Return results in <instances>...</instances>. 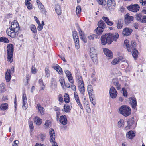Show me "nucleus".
Instances as JSON below:
<instances>
[{"label": "nucleus", "mask_w": 146, "mask_h": 146, "mask_svg": "<svg viewBox=\"0 0 146 146\" xmlns=\"http://www.w3.org/2000/svg\"><path fill=\"white\" fill-rule=\"evenodd\" d=\"M29 127L31 129H33L34 127L33 125L32 122L30 121L29 123Z\"/></svg>", "instance_id": "obj_64"}, {"label": "nucleus", "mask_w": 146, "mask_h": 146, "mask_svg": "<svg viewBox=\"0 0 146 146\" xmlns=\"http://www.w3.org/2000/svg\"><path fill=\"white\" fill-rule=\"evenodd\" d=\"M89 98L90 100V101L92 102V103L94 105L96 104L95 100H94L93 99L92 97L93 96H89Z\"/></svg>", "instance_id": "obj_57"}, {"label": "nucleus", "mask_w": 146, "mask_h": 146, "mask_svg": "<svg viewBox=\"0 0 146 146\" xmlns=\"http://www.w3.org/2000/svg\"><path fill=\"white\" fill-rule=\"evenodd\" d=\"M115 5L114 0H108L107 6L110 10L113 11L115 8Z\"/></svg>", "instance_id": "obj_7"}, {"label": "nucleus", "mask_w": 146, "mask_h": 146, "mask_svg": "<svg viewBox=\"0 0 146 146\" xmlns=\"http://www.w3.org/2000/svg\"><path fill=\"white\" fill-rule=\"evenodd\" d=\"M25 5L27 6L28 9L30 10L32 8V6L30 2L27 3H25Z\"/></svg>", "instance_id": "obj_54"}, {"label": "nucleus", "mask_w": 146, "mask_h": 146, "mask_svg": "<svg viewBox=\"0 0 146 146\" xmlns=\"http://www.w3.org/2000/svg\"><path fill=\"white\" fill-rule=\"evenodd\" d=\"M60 121L62 124L65 125L67 123V120L66 115H62L60 117Z\"/></svg>", "instance_id": "obj_23"}, {"label": "nucleus", "mask_w": 146, "mask_h": 146, "mask_svg": "<svg viewBox=\"0 0 146 146\" xmlns=\"http://www.w3.org/2000/svg\"><path fill=\"white\" fill-rule=\"evenodd\" d=\"M1 42L8 43L9 42V41L7 38L4 37H2L0 38V42Z\"/></svg>", "instance_id": "obj_41"}, {"label": "nucleus", "mask_w": 146, "mask_h": 146, "mask_svg": "<svg viewBox=\"0 0 146 146\" xmlns=\"http://www.w3.org/2000/svg\"><path fill=\"white\" fill-rule=\"evenodd\" d=\"M96 50L94 47H92L90 48V55L91 58H93L94 57H96Z\"/></svg>", "instance_id": "obj_21"}, {"label": "nucleus", "mask_w": 146, "mask_h": 146, "mask_svg": "<svg viewBox=\"0 0 146 146\" xmlns=\"http://www.w3.org/2000/svg\"><path fill=\"white\" fill-rule=\"evenodd\" d=\"M122 90L123 92V95L125 97H126L127 96V92L125 88H122Z\"/></svg>", "instance_id": "obj_60"}, {"label": "nucleus", "mask_w": 146, "mask_h": 146, "mask_svg": "<svg viewBox=\"0 0 146 146\" xmlns=\"http://www.w3.org/2000/svg\"><path fill=\"white\" fill-rule=\"evenodd\" d=\"M98 3L100 5H105L106 4V2L104 0H96Z\"/></svg>", "instance_id": "obj_49"}, {"label": "nucleus", "mask_w": 146, "mask_h": 146, "mask_svg": "<svg viewBox=\"0 0 146 146\" xmlns=\"http://www.w3.org/2000/svg\"><path fill=\"white\" fill-rule=\"evenodd\" d=\"M140 4L142 5H146V0H139Z\"/></svg>", "instance_id": "obj_58"}, {"label": "nucleus", "mask_w": 146, "mask_h": 146, "mask_svg": "<svg viewBox=\"0 0 146 146\" xmlns=\"http://www.w3.org/2000/svg\"><path fill=\"white\" fill-rule=\"evenodd\" d=\"M143 15L142 13H137L135 16V17L138 21L142 23Z\"/></svg>", "instance_id": "obj_24"}, {"label": "nucleus", "mask_w": 146, "mask_h": 146, "mask_svg": "<svg viewBox=\"0 0 146 146\" xmlns=\"http://www.w3.org/2000/svg\"><path fill=\"white\" fill-rule=\"evenodd\" d=\"M87 89L89 96L94 95L92 94L93 90L92 86L91 85H89L88 86Z\"/></svg>", "instance_id": "obj_32"}, {"label": "nucleus", "mask_w": 146, "mask_h": 146, "mask_svg": "<svg viewBox=\"0 0 146 146\" xmlns=\"http://www.w3.org/2000/svg\"><path fill=\"white\" fill-rule=\"evenodd\" d=\"M5 84L3 83H2L0 85V88L1 91L2 92H4L5 90Z\"/></svg>", "instance_id": "obj_51"}, {"label": "nucleus", "mask_w": 146, "mask_h": 146, "mask_svg": "<svg viewBox=\"0 0 146 146\" xmlns=\"http://www.w3.org/2000/svg\"><path fill=\"white\" fill-rule=\"evenodd\" d=\"M136 46V43L133 41H132L131 42V44L130 46V49H131V50L133 49H135Z\"/></svg>", "instance_id": "obj_46"}, {"label": "nucleus", "mask_w": 146, "mask_h": 146, "mask_svg": "<svg viewBox=\"0 0 146 146\" xmlns=\"http://www.w3.org/2000/svg\"><path fill=\"white\" fill-rule=\"evenodd\" d=\"M15 21H14L13 24L12 23L11 27H10L11 29H13L14 31H15V32H18L19 30V25L17 23V21L15 22Z\"/></svg>", "instance_id": "obj_13"}, {"label": "nucleus", "mask_w": 146, "mask_h": 146, "mask_svg": "<svg viewBox=\"0 0 146 146\" xmlns=\"http://www.w3.org/2000/svg\"><path fill=\"white\" fill-rule=\"evenodd\" d=\"M51 125V123L50 121L49 120H47L46 121L44 125L45 126L46 128H48L50 127Z\"/></svg>", "instance_id": "obj_47"}, {"label": "nucleus", "mask_w": 146, "mask_h": 146, "mask_svg": "<svg viewBox=\"0 0 146 146\" xmlns=\"http://www.w3.org/2000/svg\"><path fill=\"white\" fill-rule=\"evenodd\" d=\"M52 84L51 86H54V87L56 88L57 86V82L56 80L54 78H52L51 80Z\"/></svg>", "instance_id": "obj_50"}, {"label": "nucleus", "mask_w": 146, "mask_h": 146, "mask_svg": "<svg viewBox=\"0 0 146 146\" xmlns=\"http://www.w3.org/2000/svg\"><path fill=\"white\" fill-rule=\"evenodd\" d=\"M127 8L131 11L136 12L139 10L140 7L138 4H136L128 6Z\"/></svg>", "instance_id": "obj_5"}, {"label": "nucleus", "mask_w": 146, "mask_h": 146, "mask_svg": "<svg viewBox=\"0 0 146 146\" xmlns=\"http://www.w3.org/2000/svg\"><path fill=\"white\" fill-rule=\"evenodd\" d=\"M17 32H15V31L11 29L10 27L8 28L6 31V33L7 35L12 38L16 36V33Z\"/></svg>", "instance_id": "obj_10"}, {"label": "nucleus", "mask_w": 146, "mask_h": 146, "mask_svg": "<svg viewBox=\"0 0 146 146\" xmlns=\"http://www.w3.org/2000/svg\"><path fill=\"white\" fill-rule=\"evenodd\" d=\"M76 79L78 85L84 84L82 77L79 73L78 72L76 74Z\"/></svg>", "instance_id": "obj_15"}, {"label": "nucleus", "mask_w": 146, "mask_h": 146, "mask_svg": "<svg viewBox=\"0 0 146 146\" xmlns=\"http://www.w3.org/2000/svg\"><path fill=\"white\" fill-rule=\"evenodd\" d=\"M119 113L125 117H127L131 114V110L130 108L128 106L123 105L120 107Z\"/></svg>", "instance_id": "obj_3"}, {"label": "nucleus", "mask_w": 146, "mask_h": 146, "mask_svg": "<svg viewBox=\"0 0 146 146\" xmlns=\"http://www.w3.org/2000/svg\"><path fill=\"white\" fill-rule=\"evenodd\" d=\"M46 137V135L45 134H42L40 136L41 140L43 141L45 139Z\"/></svg>", "instance_id": "obj_62"}, {"label": "nucleus", "mask_w": 146, "mask_h": 146, "mask_svg": "<svg viewBox=\"0 0 146 146\" xmlns=\"http://www.w3.org/2000/svg\"><path fill=\"white\" fill-rule=\"evenodd\" d=\"M124 125V121L123 119H120L118 122L117 126L118 127L120 128Z\"/></svg>", "instance_id": "obj_45"}, {"label": "nucleus", "mask_w": 146, "mask_h": 146, "mask_svg": "<svg viewBox=\"0 0 146 146\" xmlns=\"http://www.w3.org/2000/svg\"><path fill=\"white\" fill-rule=\"evenodd\" d=\"M49 70L48 69V67L47 66L45 68V72L47 77H48L50 76Z\"/></svg>", "instance_id": "obj_52"}, {"label": "nucleus", "mask_w": 146, "mask_h": 146, "mask_svg": "<svg viewBox=\"0 0 146 146\" xmlns=\"http://www.w3.org/2000/svg\"><path fill=\"white\" fill-rule=\"evenodd\" d=\"M77 29L79 31V33L80 35V39L83 41L84 42L86 43L87 41L84 38V32L82 30H81V29L80 28L79 26H77Z\"/></svg>", "instance_id": "obj_16"}, {"label": "nucleus", "mask_w": 146, "mask_h": 146, "mask_svg": "<svg viewBox=\"0 0 146 146\" xmlns=\"http://www.w3.org/2000/svg\"><path fill=\"white\" fill-rule=\"evenodd\" d=\"M68 78L69 81L71 83L73 84L74 82V80L73 79V77L72 76V75L69 76V77H67Z\"/></svg>", "instance_id": "obj_59"}, {"label": "nucleus", "mask_w": 146, "mask_h": 146, "mask_svg": "<svg viewBox=\"0 0 146 146\" xmlns=\"http://www.w3.org/2000/svg\"><path fill=\"white\" fill-rule=\"evenodd\" d=\"M109 93L110 97L113 99L116 98L117 96V92L115 88L113 86L110 88Z\"/></svg>", "instance_id": "obj_9"}, {"label": "nucleus", "mask_w": 146, "mask_h": 146, "mask_svg": "<svg viewBox=\"0 0 146 146\" xmlns=\"http://www.w3.org/2000/svg\"><path fill=\"white\" fill-rule=\"evenodd\" d=\"M119 36L117 33H110L102 35L101 37V43L102 45H105L106 43L110 44L113 41H116Z\"/></svg>", "instance_id": "obj_1"}, {"label": "nucleus", "mask_w": 146, "mask_h": 146, "mask_svg": "<svg viewBox=\"0 0 146 146\" xmlns=\"http://www.w3.org/2000/svg\"><path fill=\"white\" fill-rule=\"evenodd\" d=\"M129 101H130V104L132 107L134 109L137 110V102L135 97L132 96L129 99Z\"/></svg>", "instance_id": "obj_6"}, {"label": "nucleus", "mask_w": 146, "mask_h": 146, "mask_svg": "<svg viewBox=\"0 0 146 146\" xmlns=\"http://www.w3.org/2000/svg\"><path fill=\"white\" fill-rule=\"evenodd\" d=\"M38 25L37 27V29L38 31H41L43 28V25H42L41 24H38Z\"/></svg>", "instance_id": "obj_61"}, {"label": "nucleus", "mask_w": 146, "mask_h": 146, "mask_svg": "<svg viewBox=\"0 0 146 146\" xmlns=\"http://www.w3.org/2000/svg\"><path fill=\"white\" fill-rule=\"evenodd\" d=\"M112 82L113 84L116 86V88L117 90H119L121 89V85L117 79L115 78L113 79Z\"/></svg>", "instance_id": "obj_20"}, {"label": "nucleus", "mask_w": 146, "mask_h": 146, "mask_svg": "<svg viewBox=\"0 0 146 146\" xmlns=\"http://www.w3.org/2000/svg\"><path fill=\"white\" fill-rule=\"evenodd\" d=\"M49 131L50 141L51 142L55 141V134L54 130L52 128H50Z\"/></svg>", "instance_id": "obj_11"}, {"label": "nucleus", "mask_w": 146, "mask_h": 146, "mask_svg": "<svg viewBox=\"0 0 146 146\" xmlns=\"http://www.w3.org/2000/svg\"><path fill=\"white\" fill-rule=\"evenodd\" d=\"M5 79L7 82L10 81L11 78V71L10 69H7V72L5 73Z\"/></svg>", "instance_id": "obj_25"}, {"label": "nucleus", "mask_w": 146, "mask_h": 146, "mask_svg": "<svg viewBox=\"0 0 146 146\" xmlns=\"http://www.w3.org/2000/svg\"><path fill=\"white\" fill-rule=\"evenodd\" d=\"M73 37L74 40L79 39L77 33L76 31H73Z\"/></svg>", "instance_id": "obj_43"}, {"label": "nucleus", "mask_w": 146, "mask_h": 146, "mask_svg": "<svg viewBox=\"0 0 146 146\" xmlns=\"http://www.w3.org/2000/svg\"><path fill=\"white\" fill-rule=\"evenodd\" d=\"M74 95L75 100H76L77 104L80 107V108L82 110H83V108L79 100V98L78 95L76 92H74Z\"/></svg>", "instance_id": "obj_17"}, {"label": "nucleus", "mask_w": 146, "mask_h": 146, "mask_svg": "<svg viewBox=\"0 0 146 146\" xmlns=\"http://www.w3.org/2000/svg\"><path fill=\"white\" fill-rule=\"evenodd\" d=\"M78 85V89L81 94L84 95V94L85 91V88L84 86V84H81Z\"/></svg>", "instance_id": "obj_27"}, {"label": "nucleus", "mask_w": 146, "mask_h": 146, "mask_svg": "<svg viewBox=\"0 0 146 146\" xmlns=\"http://www.w3.org/2000/svg\"><path fill=\"white\" fill-rule=\"evenodd\" d=\"M35 123L37 125H40L42 123V120L37 117H35L34 119Z\"/></svg>", "instance_id": "obj_35"}, {"label": "nucleus", "mask_w": 146, "mask_h": 146, "mask_svg": "<svg viewBox=\"0 0 146 146\" xmlns=\"http://www.w3.org/2000/svg\"><path fill=\"white\" fill-rule=\"evenodd\" d=\"M31 72L32 73L35 74L37 72V70L36 68L33 66H32L31 68Z\"/></svg>", "instance_id": "obj_55"}, {"label": "nucleus", "mask_w": 146, "mask_h": 146, "mask_svg": "<svg viewBox=\"0 0 146 146\" xmlns=\"http://www.w3.org/2000/svg\"><path fill=\"white\" fill-rule=\"evenodd\" d=\"M71 107L70 106L68 105L67 106L64 105V106L63 111L66 112H68L69 111L70 107Z\"/></svg>", "instance_id": "obj_44"}, {"label": "nucleus", "mask_w": 146, "mask_h": 146, "mask_svg": "<svg viewBox=\"0 0 146 146\" xmlns=\"http://www.w3.org/2000/svg\"><path fill=\"white\" fill-rule=\"evenodd\" d=\"M64 100L66 103H68L69 102V98L68 94L67 93H65L64 95Z\"/></svg>", "instance_id": "obj_42"}, {"label": "nucleus", "mask_w": 146, "mask_h": 146, "mask_svg": "<svg viewBox=\"0 0 146 146\" xmlns=\"http://www.w3.org/2000/svg\"><path fill=\"white\" fill-rule=\"evenodd\" d=\"M135 135L133 131L131 130L127 132L126 134L127 138L130 139H132L135 136Z\"/></svg>", "instance_id": "obj_26"}, {"label": "nucleus", "mask_w": 146, "mask_h": 146, "mask_svg": "<svg viewBox=\"0 0 146 146\" xmlns=\"http://www.w3.org/2000/svg\"><path fill=\"white\" fill-rule=\"evenodd\" d=\"M125 23L126 24H128L133 20V16H129L127 14L125 15Z\"/></svg>", "instance_id": "obj_18"}, {"label": "nucleus", "mask_w": 146, "mask_h": 146, "mask_svg": "<svg viewBox=\"0 0 146 146\" xmlns=\"http://www.w3.org/2000/svg\"><path fill=\"white\" fill-rule=\"evenodd\" d=\"M103 51L105 54L109 58L108 59L112 58L113 56V54L111 51L108 49L104 48Z\"/></svg>", "instance_id": "obj_14"}, {"label": "nucleus", "mask_w": 146, "mask_h": 146, "mask_svg": "<svg viewBox=\"0 0 146 146\" xmlns=\"http://www.w3.org/2000/svg\"><path fill=\"white\" fill-rule=\"evenodd\" d=\"M123 20L121 19L118 20L117 23V28L119 29H121L123 27Z\"/></svg>", "instance_id": "obj_31"}, {"label": "nucleus", "mask_w": 146, "mask_h": 146, "mask_svg": "<svg viewBox=\"0 0 146 146\" xmlns=\"http://www.w3.org/2000/svg\"><path fill=\"white\" fill-rule=\"evenodd\" d=\"M8 104L6 103L2 104L0 106V109L3 110H5L8 108Z\"/></svg>", "instance_id": "obj_38"}, {"label": "nucleus", "mask_w": 146, "mask_h": 146, "mask_svg": "<svg viewBox=\"0 0 146 146\" xmlns=\"http://www.w3.org/2000/svg\"><path fill=\"white\" fill-rule=\"evenodd\" d=\"M19 143V141L18 140H15L12 144V146H18L17 144Z\"/></svg>", "instance_id": "obj_63"}, {"label": "nucleus", "mask_w": 146, "mask_h": 146, "mask_svg": "<svg viewBox=\"0 0 146 146\" xmlns=\"http://www.w3.org/2000/svg\"><path fill=\"white\" fill-rule=\"evenodd\" d=\"M13 51L14 48L13 44H9L7 47V61L10 63L13 61Z\"/></svg>", "instance_id": "obj_2"}, {"label": "nucleus", "mask_w": 146, "mask_h": 146, "mask_svg": "<svg viewBox=\"0 0 146 146\" xmlns=\"http://www.w3.org/2000/svg\"><path fill=\"white\" fill-rule=\"evenodd\" d=\"M84 106L85 107L86 110V111L88 112H90L91 111V109L90 107L89 104L88 103L85 102L84 103Z\"/></svg>", "instance_id": "obj_39"}, {"label": "nucleus", "mask_w": 146, "mask_h": 146, "mask_svg": "<svg viewBox=\"0 0 146 146\" xmlns=\"http://www.w3.org/2000/svg\"><path fill=\"white\" fill-rule=\"evenodd\" d=\"M74 41L75 43V46L76 48L77 49H78L80 47L79 39H77V40H74Z\"/></svg>", "instance_id": "obj_48"}, {"label": "nucleus", "mask_w": 146, "mask_h": 146, "mask_svg": "<svg viewBox=\"0 0 146 146\" xmlns=\"http://www.w3.org/2000/svg\"><path fill=\"white\" fill-rule=\"evenodd\" d=\"M98 27L95 29L94 32L97 35H100L103 32V29L105 27V24L103 21L100 20L98 23Z\"/></svg>", "instance_id": "obj_4"}, {"label": "nucleus", "mask_w": 146, "mask_h": 146, "mask_svg": "<svg viewBox=\"0 0 146 146\" xmlns=\"http://www.w3.org/2000/svg\"><path fill=\"white\" fill-rule=\"evenodd\" d=\"M132 54L134 58L136 59L138 57V51L137 50L135 49H133L132 50Z\"/></svg>", "instance_id": "obj_30"}, {"label": "nucleus", "mask_w": 146, "mask_h": 146, "mask_svg": "<svg viewBox=\"0 0 146 146\" xmlns=\"http://www.w3.org/2000/svg\"><path fill=\"white\" fill-rule=\"evenodd\" d=\"M124 46L125 47H126L128 52H131V49H130L129 41L128 40H126L124 41Z\"/></svg>", "instance_id": "obj_33"}, {"label": "nucleus", "mask_w": 146, "mask_h": 146, "mask_svg": "<svg viewBox=\"0 0 146 146\" xmlns=\"http://www.w3.org/2000/svg\"><path fill=\"white\" fill-rule=\"evenodd\" d=\"M81 6H77L76 9V14H79L81 12Z\"/></svg>", "instance_id": "obj_53"}, {"label": "nucleus", "mask_w": 146, "mask_h": 146, "mask_svg": "<svg viewBox=\"0 0 146 146\" xmlns=\"http://www.w3.org/2000/svg\"><path fill=\"white\" fill-rule=\"evenodd\" d=\"M36 108L38 109L39 112L41 114H43L44 113V108L42 107L40 104H37Z\"/></svg>", "instance_id": "obj_34"}, {"label": "nucleus", "mask_w": 146, "mask_h": 146, "mask_svg": "<svg viewBox=\"0 0 146 146\" xmlns=\"http://www.w3.org/2000/svg\"><path fill=\"white\" fill-rule=\"evenodd\" d=\"M64 72L67 77L72 75L71 73L69 70H64Z\"/></svg>", "instance_id": "obj_56"}, {"label": "nucleus", "mask_w": 146, "mask_h": 146, "mask_svg": "<svg viewBox=\"0 0 146 146\" xmlns=\"http://www.w3.org/2000/svg\"><path fill=\"white\" fill-rule=\"evenodd\" d=\"M128 125L132 128L135 126V123L134 121V117H133L129 119L127 121Z\"/></svg>", "instance_id": "obj_22"}, {"label": "nucleus", "mask_w": 146, "mask_h": 146, "mask_svg": "<svg viewBox=\"0 0 146 146\" xmlns=\"http://www.w3.org/2000/svg\"><path fill=\"white\" fill-rule=\"evenodd\" d=\"M30 28L33 33H37V30L36 27L33 24L30 26Z\"/></svg>", "instance_id": "obj_40"}, {"label": "nucleus", "mask_w": 146, "mask_h": 146, "mask_svg": "<svg viewBox=\"0 0 146 146\" xmlns=\"http://www.w3.org/2000/svg\"><path fill=\"white\" fill-rule=\"evenodd\" d=\"M133 30L131 29L128 27L124 28L123 31L122 35L123 36H129L132 32Z\"/></svg>", "instance_id": "obj_8"}, {"label": "nucleus", "mask_w": 146, "mask_h": 146, "mask_svg": "<svg viewBox=\"0 0 146 146\" xmlns=\"http://www.w3.org/2000/svg\"><path fill=\"white\" fill-rule=\"evenodd\" d=\"M23 100V109L25 110L27 108V100L26 94H23L22 96Z\"/></svg>", "instance_id": "obj_12"}, {"label": "nucleus", "mask_w": 146, "mask_h": 146, "mask_svg": "<svg viewBox=\"0 0 146 146\" xmlns=\"http://www.w3.org/2000/svg\"><path fill=\"white\" fill-rule=\"evenodd\" d=\"M55 11L57 14L58 15H60L61 14V10L60 8V6L59 5H57L56 6Z\"/></svg>", "instance_id": "obj_36"}, {"label": "nucleus", "mask_w": 146, "mask_h": 146, "mask_svg": "<svg viewBox=\"0 0 146 146\" xmlns=\"http://www.w3.org/2000/svg\"><path fill=\"white\" fill-rule=\"evenodd\" d=\"M38 7L42 13L45 15L46 14L47 11L45 9L44 5L42 3L38 5Z\"/></svg>", "instance_id": "obj_28"}, {"label": "nucleus", "mask_w": 146, "mask_h": 146, "mask_svg": "<svg viewBox=\"0 0 146 146\" xmlns=\"http://www.w3.org/2000/svg\"><path fill=\"white\" fill-rule=\"evenodd\" d=\"M52 68L56 70L60 74H63V71L62 69L58 65L56 64V65H53Z\"/></svg>", "instance_id": "obj_19"}, {"label": "nucleus", "mask_w": 146, "mask_h": 146, "mask_svg": "<svg viewBox=\"0 0 146 146\" xmlns=\"http://www.w3.org/2000/svg\"><path fill=\"white\" fill-rule=\"evenodd\" d=\"M121 57H118L114 59L111 62V63L113 65H115L118 64L121 60Z\"/></svg>", "instance_id": "obj_37"}, {"label": "nucleus", "mask_w": 146, "mask_h": 146, "mask_svg": "<svg viewBox=\"0 0 146 146\" xmlns=\"http://www.w3.org/2000/svg\"><path fill=\"white\" fill-rule=\"evenodd\" d=\"M102 19L108 25L112 26L113 25V23L110 21L108 17L103 16L102 17Z\"/></svg>", "instance_id": "obj_29"}]
</instances>
